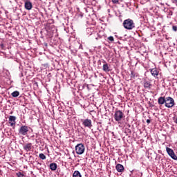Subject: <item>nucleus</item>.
I'll return each instance as SVG.
<instances>
[{"instance_id": "obj_1", "label": "nucleus", "mask_w": 177, "mask_h": 177, "mask_svg": "<svg viewBox=\"0 0 177 177\" xmlns=\"http://www.w3.org/2000/svg\"><path fill=\"white\" fill-rule=\"evenodd\" d=\"M123 27L126 30H133V28H135V23L133 22V20L131 19H125L123 21Z\"/></svg>"}, {"instance_id": "obj_26", "label": "nucleus", "mask_w": 177, "mask_h": 177, "mask_svg": "<svg viewBox=\"0 0 177 177\" xmlns=\"http://www.w3.org/2000/svg\"><path fill=\"white\" fill-rule=\"evenodd\" d=\"M150 122H151V121H150L149 119L147 120V124H150Z\"/></svg>"}, {"instance_id": "obj_4", "label": "nucleus", "mask_w": 177, "mask_h": 177, "mask_svg": "<svg viewBox=\"0 0 177 177\" xmlns=\"http://www.w3.org/2000/svg\"><path fill=\"white\" fill-rule=\"evenodd\" d=\"M124 113L121 111L120 110L116 111L114 114V118L115 120H116L118 122H120L124 118Z\"/></svg>"}, {"instance_id": "obj_5", "label": "nucleus", "mask_w": 177, "mask_h": 177, "mask_svg": "<svg viewBox=\"0 0 177 177\" xmlns=\"http://www.w3.org/2000/svg\"><path fill=\"white\" fill-rule=\"evenodd\" d=\"M82 125H84V127L85 128H88V129H92V120L90 119H84L82 120Z\"/></svg>"}, {"instance_id": "obj_13", "label": "nucleus", "mask_w": 177, "mask_h": 177, "mask_svg": "<svg viewBox=\"0 0 177 177\" xmlns=\"http://www.w3.org/2000/svg\"><path fill=\"white\" fill-rule=\"evenodd\" d=\"M115 169L118 172H124V166L121 164L116 165Z\"/></svg>"}, {"instance_id": "obj_9", "label": "nucleus", "mask_w": 177, "mask_h": 177, "mask_svg": "<svg viewBox=\"0 0 177 177\" xmlns=\"http://www.w3.org/2000/svg\"><path fill=\"white\" fill-rule=\"evenodd\" d=\"M150 73L151 74V75H153V77H154V78H157V77H158V74H159V71L158 68H151L149 69Z\"/></svg>"}, {"instance_id": "obj_19", "label": "nucleus", "mask_w": 177, "mask_h": 177, "mask_svg": "<svg viewBox=\"0 0 177 177\" xmlns=\"http://www.w3.org/2000/svg\"><path fill=\"white\" fill-rule=\"evenodd\" d=\"M39 157L41 158V160H46V156H45L44 153H39Z\"/></svg>"}, {"instance_id": "obj_24", "label": "nucleus", "mask_w": 177, "mask_h": 177, "mask_svg": "<svg viewBox=\"0 0 177 177\" xmlns=\"http://www.w3.org/2000/svg\"><path fill=\"white\" fill-rule=\"evenodd\" d=\"M172 3H175L177 6V0H171Z\"/></svg>"}, {"instance_id": "obj_2", "label": "nucleus", "mask_w": 177, "mask_h": 177, "mask_svg": "<svg viewBox=\"0 0 177 177\" xmlns=\"http://www.w3.org/2000/svg\"><path fill=\"white\" fill-rule=\"evenodd\" d=\"M165 106V107H167V109H172V107L175 106V100H174V98L171 97H167Z\"/></svg>"}, {"instance_id": "obj_25", "label": "nucleus", "mask_w": 177, "mask_h": 177, "mask_svg": "<svg viewBox=\"0 0 177 177\" xmlns=\"http://www.w3.org/2000/svg\"><path fill=\"white\" fill-rule=\"evenodd\" d=\"M173 30H174V31H176L177 30V27L176 26H173Z\"/></svg>"}, {"instance_id": "obj_22", "label": "nucleus", "mask_w": 177, "mask_h": 177, "mask_svg": "<svg viewBox=\"0 0 177 177\" xmlns=\"http://www.w3.org/2000/svg\"><path fill=\"white\" fill-rule=\"evenodd\" d=\"M108 39L111 41L113 42L114 41V37L113 36H110L108 37Z\"/></svg>"}, {"instance_id": "obj_7", "label": "nucleus", "mask_w": 177, "mask_h": 177, "mask_svg": "<svg viewBox=\"0 0 177 177\" xmlns=\"http://www.w3.org/2000/svg\"><path fill=\"white\" fill-rule=\"evenodd\" d=\"M166 151L169 156H170L173 160H177V156L175 155V152H174V150L172 149L167 147L166 148Z\"/></svg>"}, {"instance_id": "obj_11", "label": "nucleus", "mask_w": 177, "mask_h": 177, "mask_svg": "<svg viewBox=\"0 0 177 177\" xmlns=\"http://www.w3.org/2000/svg\"><path fill=\"white\" fill-rule=\"evenodd\" d=\"M24 150H25V151H31V150H32V144L31 143H27L25 144L24 145Z\"/></svg>"}, {"instance_id": "obj_3", "label": "nucleus", "mask_w": 177, "mask_h": 177, "mask_svg": "<svg viewBox=\"0 0 177 177\" xmlns=\"http://www.w3.org/2000/svg\"><path fill=\"white\" fill-rule=\"evenodd\" d=\"M75 151L77 154H79V155L84 154V152L85 151V146L84 145V144L82 143L77 144L75 146Z\"/></svg>"}, {"instance_id": "obj_12", "label": "nucleus", "mask_w": 177, "mask_h": 177, "mask_svg": "<svg viewBox=\"0 0 177 177\" xmlns=\"http://www.w3.org/2000/svg\"><path fill=\"white\" fill-rule=\"evenodd\" d=\"M104 64L102 66L103 71H104L105 73H110V66H109V64H107L106 61H104Z\"/></svg>"}, {"instance_id": "obj_20", "label": "nucleus", "mask_w": 177, "mask_h": 177, "mask_svg": "<svg viewBox=\"0 0 177 177\" xmlns=\"http://www.w3.org/2000/svg\"><path fill=\"white\" fill-rule=\"evenodd\" d=\"M111 2L114 5H120V0H111Z\"/></svg>"}, {"instance_id": "obj_14", "label": "nucleus", "mask_w": 177, "mask_h": 177, "mask_svg": "<svg viewBox=\"0 0 177 177\" xmlns=\"http://www.w3.org/2000/svg\"><path fill=\"white\" fill-rule=\"evenodd\" d=\"M165 100H166L165 97H160L158 99V104H160V105L165 104Z\"/></svg>"}, {"instance_id": "obj_8", "label": "nucleus", "mask_w": 177, "mask_h": 177, "mask_svg": "<svg viewBox=\"0 0 177 177\" xmlns=\"http://www.w3.org/2000/svg\"><path fill=\"white\" fill-rule=\"evenodd\" d=\"M9 124L10 127H15L16 125V116L10 115L9 117Z\"/></svg>"}, {"instance_id": "obj_10", "label": "nucleus", "mask_w": 177, "mask_h": 177, "mask_svg": "<svg viewBox=\"0 0 177 177\" xmlns=\"http://www.w3.org/2000/svg\"><path fill=\"white\" fill-rule=\"evenodd\" d=\"M25 9H26V10H31V9H32V3L28 0H26Z\"/></svg>"}, {"instance_id": "obj_21", "label": "nucleus", "mask_w": 177, "mask_h": 177, "mask_svg": "<svg viewBox=\"0 0 177 177\" xmlns=\"http://www.w3.org/2000/svg\"><path fill=\"white\" fill-rule=\"evenodd\" d=\"M17 176H18V177H24V174H23L21 172H18L17 174Z\"/></svg>"}, {"instance_id": "obj_15", "label": "nucleus", "mask_w": 177, "mask_h": 177, "mask_svg": "<svg viewBox=\"0 0 177 177\" xmlns=\"http://www.w3.org/2000/svg\"><path fill=\"white\" fill-rule=\"evenodd\" d=\"M144 87L145 89H150V88H151V84L149 81H145L144 83Z\"/></svg>"}, {"instance_id": "obj_23", "label": "nucleus", "mask_w": 177, "mask_h": 177, "mask_svg": "<svg viewBox=\"0 0 177 177\" xmlns=\"http://www.w3.org/2000/svg\"><path fill=\"white\" fill-rule=\"evenodd\" d=\"M131 78H135V72L133 71L131 72Z\"/></svg>"}, {"instance_id": "obj_17", "label": "nucleus", "mask_w": 177, "mask_h": 177, "mask_svg": "<svg viewBox=\"0 0 177 177\" xmlns=\"http://www.w3.org/2000/svg\"><path fill=\"white\" fill-rule=\"evenodd\" d=\"M73 177H82L81 173L79 171H75L73 174Z\"/></svg>"}, {"instance_id": "obj_18", "label": "nucleus", "mask_w": 177, "mask_h": 177, "mask_svg": "<svg viewBox=\"0 0 177 177\" xmlns=\"http://www.w3.org/2000/svg\"><path fill=\"white\" fill-rule=\"evenodd\" d=\"M19 95L20 93L17 91H15L11 93V96H12V97H17V96H19Z\"/></svg>"}, {"instance_id": "obj_16", "label": "nucleus", "mask_w": 177, "mask_h": 177, "mask_svg": "<svg viewBox=\"0 0 177 177\" xmlns=\"http://www.w3.org/2000/svg\"><path fill=\"white\" fill-rule=\"evenodd\" d=\"M50 169H51V171H56V169H57V164L56 163L50 164Z\"/></svg>"}, {"instance_id": "obj_6", "label": "nucleus", "mask_w": 177, "mask_h": 177, "mask_svg": "<svg viewBox=\"0 0 177 177\" xmlns=\"http://www.w3.org/2000/svg\"><path fill=\"white\" fill-rule=\"evenodd\" d=\"M19 133L20 135H23V136H26L27 133H28V127L27 126H21L19 129Z\"/></svg>"}, {"instance_id": "obj_27", "label": "nucleus", "mask_w": 177, "mask_h": 177, "mask_svg": "<svg viewBox=\"0 0 177 177\" xmlns=\"http://www.w3.org/2000/svg\"><path fill=\"white\" fill-rule=\"evenodd\" d=\"M79 48H80V49H83L82 45L80 44Z\"/></svg>"}]
</instances>
